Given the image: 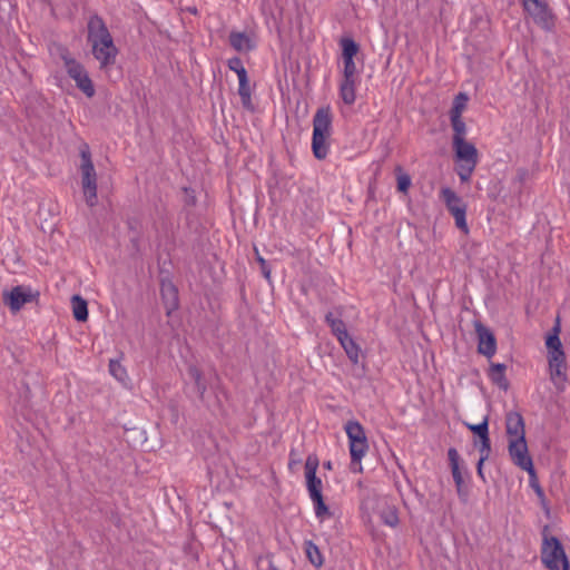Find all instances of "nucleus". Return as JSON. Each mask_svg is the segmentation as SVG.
Listing matches in <instances>:
<instances>
[{
    "label": "nucleus",
    "mask_w": 570,
    "mask_h": 570,
    "mask_svg": "<svg viewBox=\"0 0 570 570\" xmlns=\"http://www.w3.org/2000/svg\"><path fill=\"white\" fill-rule=\"evenodd\" d=\"M338 342L352 363L357 364L360 357V347L355 341L347 334L345 337L338 340Z\"/></svg>",
    "instance_id": "25"
},
{
    "label": "nucleus",
    "mask_w": 570,
    "mask_h": 570,
    "mask_svg": "<svg viewBox=\"0 0 570 570\" xmlns=\"http://www.w3.org/2000/svg\"><path fill=\"white\" fill-rule=\"evenodd\" d=\"M325 321L337 340H341L348 334L345 323L341 318L334 317L333 313H327L325 315Z\"/></svg>",
    "instance_id": "26"
},
{
    "label": "nucleus",
    "mask_w": 570,
    "mask_h": 570,
    "mask_svg": "<svg viewBox=\"0 0 570 570\" xmlns=\"http://www.w3.org/2000/svg\"><path fill=\"white\" fill-rule=\"evenodd\" d=\"M559 332L560 328L557 325L553 327V333L547 337L546 345L549 350V356H564Z\"/></svg>",
    "instance_id": "23"
},
{
    "label": "nucleus",
    "mask_w": 570,
    "mask_h": 570,
    "mask_svg": "<svg viewBox=\"0 0 570 570\" xmlns=\"http://www.w3.org/2000/svg\"><path fill=\"white\" fill-rule=\"evenodd\" d=\"M257 262L261 265V271H262V274L264 275V277L266 279H269L271 278V268L268 267L266 261L261 255H257Z\"/></svg>",
    "instance_id": "39"
},
{
    "label": "nucleus",
    "mask_w": 570,
    "mask_h": 570,
    "mask_svg": "<svg viewBox=\"0 0 570 570\" xmlns=\"http://www.w3.org/2000/svg\"><path fill=\"white\" fill-rule=\"evenodd\" d=\"M474 326L478 335V352L487 357H492L497 352L493 333L480 322H475Z\"/></svg>",
    "instance_id": "12"
},
{
    "label": "nucleus",
    "mask_w": 570,
    "mask_h": 570,
    "mask_svg": "<svg viewBox=\"0 0 570 570\" xmlns=\"http://www.w3.org/2000/svg\"><path fill=\"white\" fill-rule=\"evenodd\" d=\"M453 148L460 161L456 173L461 181H469L478 164V150L474 145L468 142L465 139H458V141L453 142Z\"/></svg>",
    "instance_id": "6"
},
{
    "label": "nucleus",
    "mask_w": 570,
    "mask_h": 570,
    "mask_svg": "<svg viewBox=\"0 0 570 570\" xmlns=\"http://www.w3.org/2000/svg\"><path fill=\"white\" fill-rule=\"evenodd\" d=\"M448 458L450 461L452 476H453L454 483L456 485L458 493L461 494L462 487H463V476H462L460 465H459L460 455H459V452L456 451V449H454V448L449 449Z\"/></svg>",
    "instance_id": "18"
},
{
    "label": "nucleus",
    "mask_w": 570,
    "mask_h": 570,
    "mask_svg": "<svg viewBox=\"0 0 570 570\" xmlns=\"http://www.w3.org/2000/svg\"><path fill=\"white\" fill-rule=\"evenodd\" d=\"M483 464L484 462H481V458H479V461H478V464H476V471H478V475L484 480V474H483Z\"/></svg>",
    "instance_id": "40"
},
{
    "label": "nucleus",
    "mask_w": 570,
    "mask_h": 570,
    "mask_svg": "<svg viewBox=\"0 0 570 570\" xmlns=\"http://www.w3.org/2000/svg\"><path fill=\"white\" fill-rule=\"evenodd\" d=\"M3 301L12 312H18L27 302L31 301V294L22 286H16L10 292L3 293Z\"/></svg>",
    "instance_id": "15"
},
{
    "label": "nucleus",
    "mask_w": 570,
    "mask_h": 570,
    "mask_svg": "<svg viewBox=\"0 0 570 570\" xmlns=\"http://www.w3.org/2000/svg\"><path fill=\"white\" fill-rule=\"evenodd\" d=\"M360 83V79H348V78H342L340 81V97L342 101L347 105L352 106L356 100V88Z\"/></svg>",
    "instance_id": "17"
},
{
    "label": "nucleus",
    "mask_w": 570,
    "mask_h": 570,
    "mask_svg": "<svg viewBox=\"0 0 570 570\" xmlns=\"http://www.w3.org/2000/svg\"><path fill=\"white\" fill-rule=\"evenodd\" d=\"M80 173H81V187L86 204L94 207L98 203L97 197V174L91 160L89 147L83 145L80 149Z\"/></svg>",
    "instance_id": "4"
},
{
    "label": "nucleus",
    "mask_w": 570,
    "mask_h": 570,
    "mask_svg": "<svg viewBox=\"0 0 570 570\" xmlns=\"http://www.w3.org/2000/svg\"><path fill=\"white\" fill-rule=\"evenodd\" d=\"M304 550L309 562L320 568L323 566L324 560L318 547L311 540L304 542Z\"/></svg>",
    "instance_id": "27"
},
{
    "label": "nucleus",
    "mask_w": 570,
    "mask_h": 570,
    "mask_svg": "<svg viewBox=\"0 0 570 570\" xmlns=\"http://www.w3.org/2000/svg\"><path fill=\"white\" fill-rule=\"evenodd\" d=\"M73 317L78 322H85L88 318L87 302L79 295H73L71 298Z\"/></svg>",
    "instance_id": "24"
},
{
    "label": "nucleus",
    "mask_w": 570,
    "mask_h": 570,
    "mask_svg": "<svg viewBox=\"0 0 570 570\" xmlns=\"http://www.w3.org/2000/svg\"><path fill=\"white\" fill-rule=\"evenodd\" d=\"M59 51L69 77L87 97L91 98L95 95V87L85 67L73 59L66 48H60Z\"/></svg>",
    "instance_id": "5"
},
{
    "label": "nucleus",
    "mask_w": 570,
    "mask_h": 570,
    "mask_svg": "<svg viewBox=\"0 0 570 570\" xmlns=\"http://www.w3.org/2000/svg\"><path fill=\"white\" fill-rule=\"evenodd\" d=\"M524 9L533 18L534 22L546 30H551L554 22L548 6L541 0H523Z\"/></svg>",
    "instance_id": "10"
},
{
    "label": "nucleus",
    "mask_w": 570,
    "mask_h": 570,
    "mask_svg": "<svg viewBox=\"0 0 570 570\" xmlns=\"http://www.w3.org/2000/svg\"><path fill=\"white\" fill-rule=\"evenodd\" d=\"M397 171V190L401 193H407L410 186H411V177L402 171L401 167L396 168Z\"/></svg>",
    "instance_id": "36"
},
{
    "label": "nucleus",
    "mask_w": 570,
    "mask_h": 570,
    "mask_svg": "<svg viewBox=\"0 0 570 570\" xmlns=\"http://www.w3.org/2000/svg\"><path fill=\"white\" fill-rule=\"evenodd\" d=\"M528 473L530 475V485H531V488L534 490V492L538 495V498L541 501H543L544 500V493H543L542 488L539 485L534 468L532 469V472H528Z\"/></svg>",
    "instance_id": "38"
},
{
    "label": "nucleus",
    "mask_w": 570,
    "mask_h": 570,
    "mask_svg": "<svg viewBox=\"0 0 570 570\" xmlns=\"http://www.w3.org/2000/svg\"><path fill=\"white\" fill-rule=\"evenodd\" d=\"M541 559L549 570H561L563 563L568 562L562 544L556 537L544 538Z\"/></svg>",
    "instance_id": "9"
},
{
    "label": "nucleus",
    "mask_w": 570,
    "mask_h": 570,
    "mask_svg": "<svg viewBox=\"0 0 570 570\" xmlns=\"http://www.w3.org/2000/svg\"><path fill=\"white\" fill-rule=\"evenodd\" d=\"M561 570H570L569 561L563 563V566L561 567Z\"/></svg>",
    "instance_id": "42"
},
{
    "label": "nucleus",
    "mask_w": 570,
    "mask_h": 570,
    "mask_svg": "<svg viewBox=\"0 0 570 570\" xmlns=\"http://www.w3.org/2000/svg\"><path fill=\"white\" fill-rule=\"evenodd\" d=\"M381 518L386 525L395 527L399 523V515L394 507H386L381 512Z\"/></svg>",
    "instance_id": "33"
},
{
    "label": "nucleus",
    "mask_w": 570,
    "mask_h": 570,
    "mask_svg": "<svg viewBox=\"0 0 570 570\" xmlns=\"http://www.w3.org/2000/svg\"><path fill=\"white\" fill-rule=\"evenodd\" d=\"M507 366L502 363H493L489 370L490 380L500 389L507 391L509 387V381L505 377Z\"/></svg>",
    "instance_id": "20"
},
{
    "label": "nucleus",
    "mask_w": 570,
    "mask_h": 570,
    "mask_svg": "<svg viewBox=\"0 0 570 570\" xmlns=\"http://www.w3.org/2000/svg\"><path fill=\"white\" fill-rule=\"evenodd\" d=\"M345 432L350 442L352 464H361L362 459L368 450V443L363 426L357 421H348Z\"/></svg>",
    "instance_id": "7"
},
{
    "label": "nucleus",
    "mask_w": 570,
    "mask_h": 570,
    "mask_svg": "<svg viewBox=\"0 0 570 570\" xmlns=\"http://www.w3.org/2000/svg\"><path fill=\"white\" fill-rule=\"evenodd\" d=\"M550 379L559 391L564 390L567 381L566 356H549Z\"/></svg>",
    "instance_id": "13"
},
{
    "label": "nucleus",
    "mask_w": 570,
    "mask_h": 570,
    "mask_svg": "<svg viewBox=\"0 0 570 570\" xmlns=\"http://www.w3.org/2000/svg\"><path fill=\"white\" fill-rule=\"evenodd\" d=\"M509 454L512 462L520 469L532 472L533 462L529 455L528 445L525 439L521 440H509Z\"/></svg>",
    "instance_id": "11"
},
{
    "label": "nucleus",
    "mask_w": 570,
    "mask_h": 570,
    "mask_svg": "<svg viewBox=\"0 0 570 570\" xmlns=\"http://www.w3.org/2000/svg\"><path fill=\"white\" fill-rule=\"evenodd\" d=\"M466 102H468V96L463 92H460L453 101V105H452V108L450 111V116H456V117L462 116V112L466 107Z\"/></svg>",
    "instance_id": "32"
},
{
    "label": "nucleus",
    "mask_w": 570,
    "mask_h": 570,
    "mask_svg": "<svg viewBox=\"0 0 570 570\" xmlns=\"http://www.w3.org/2000/svg\"><path fill=\"white\" fill-rule=\"evenodd\" d=\"M342 59H354L358 52V45L351 38H343L341 40Z\"/></svg>",
    "instance_id": "28"
},
{
    "label": "nucleus",
    "mask_w": 570,
    "mask_h": 570,
    "mask_svg": "<svg viewBox=\"0 0 570 570\" xmlns=\"http://www.w3.org/2000/svg\"><path fill=\"white\" fill-rule=\"evenodd\" d=\"M109 372L120 383H126L128 380V374L125 366H122L121 363L117 360H110Z\"/></svg>",
    "instance_id": "30"
},
{
    "label": "nucleus",
    "mask_w": 570,
    "mask_h": 570,
    "mask_svg": "<svg viewBox=\"0 0 570 570\" xmlns=\"http://www.w3.org/2000/svg\"><path fill=\"white\" fill-rule=\"evenodd\" d=\"M475 446L479 451L481 462H485L491 453V441L489 434L484 435L483 438H480V441L475 442Z\"/></svg>",
    "instance_id": "31"
},
{
    "label": "nucleus",
    "mask_w": 570,
    "mask_h": 570,
    "mask_svg": "<svg viewBox=\"0 0 570 570\" xmlns=\"http://www.w3.org/2000/svg\"><path fill=\"white\" fill-rule=\"evenodd\" d=\"M324 468L327 469V470H331L332 469V462L331 461L324 462Z\"/></svg>",
    "instance_id": "41"
},
{
    "label": "nucleus",
    "mask_w": 570,
    "mask_h": 570,
    "mask_svg": "<svg viewBox=\"0 0 570 570\" xmlns=\"http://www.w3.org/2000/svg\"><path fill=\"white\" fill-rule=\"evenodd\" d=\"M238 95L240 97L242 105L246 109H252V90L248 76L244 73L240 75V77H238Z\"/></svg>",
    "instance_id": "22"
},
{
    "label": "nucleus",
    "mask_w": 570,
    "mask_h": 570,
    "mask_svg": "<svg viewBox=\"0 0 570 570\" xmlns=\"http://www.w3.org/2000/svg\"><path fill=\"white\" fill-rule=\"evenodd\" d=\"M228 68L236 72L237 77H240V75H247V71L242 62V60L237 57L230 58L227 62Z\"/></svg>",
    "instance_id": "37"
},
{
    "label": "nucleus",
    "mask_w": 570,
    "mask_h": 570,
    "mask_svg": "<svg viewBox=\"0 0 570 570\" xmlns=\"http://www.w3.org/2000/svg\"><path fill=\"white\" fill-rule=\"evenodd\" d=\"M505 426L509 440L525 439L524 421L520 413L509 412L505 417Z\"/></svg>",
    "instance_id": "16"
},
{
    "label": "nucleus",
    "mask_w": 570,
    "mask_h": 570,
    "mask_svg": "<svg viewBox=\"0 0 570 570\" xmlns=\"http://www.w3.org/2000/svg\"><path fill=\"white\" fill-rule=\"evenodd\" d=\"M88 42L100 70L108 71L116 62L118 49L106 23L98 16L90 17L88 21Z\"/></svg>",
    "instance_id": "1"
},
{
    "label": "nucleus",
    "mask_w": 570,
    "mask_h": 570,
    "mask_svg": "<svg viewBox=\"0 0 570 570\" xmlns=\"http://www.w3.org/2000/svg\"><path fill=\"white\" fill-rule=\"evenodd\" d=\"M187 372H188L189 377L195 383L196 392L199 396V400L204 404H206L208 407H220V401L218 399H216L214 402H210L209 400L206 399L205 393H206L207 386L203 379V374H202L200 370L195 365H189Z\"/></svg>",
    "instance_id": "14"
},
{
    "label": "nucleus",
    "mask_w": 570,
    "mask_h": 570,
    "mask_svg": "<svg viewBox=\"0 0 570 570\" xmlns=\"http://www.w3.org/2000/svg\"><path fill=\"white\" fill-rule=\"evenodd\" d=\"M465 426L476 434L479 438H483L484 435L489 434V420L488 416L483 419V421L479 424H471L465 423Z\"/></svg>",
    "instance_id": "35"
},
{
    "label": "nucleus",
    "mask_w": 570,
    "mask_h": 570,
    "mask_svg": "<svg viewBox=\"0 0 570 570\" xmlns=\"http://www.w3.org/2000/svg\"><path fill=\"white\" fill-rule=\"evenodd\" d=\"M333 115L330 106L318 108L313 118L312 150L315 158L322 160L327 157L330 137L332 134Z\"/></svg>",
    "instance_id": "2"
},
{
    "label": "nucleus",
    "mask_w": 570,
    "mask_h": 570,
    "mask_svg": "<svg viewBox=\"0 0 570 570\" xmlns=\"http://www.w3.org/2000/svg\"><path fill=\"white\" fill-rule=\"evenodd\" d=\"M451 125L454 131L453 142L465 139L466 127L462 116H450Z\"/></svg>",
    "instance_id": "29"
},
{
    "label": "nucleus",
    "mask_w": 570,
    "mask_h": 570,
    "mask_svg": "<svg viewBox=\"0 0 570 570\" xmlns=\"http://www.w3.org/2000/svg\"><path fill=\"white\" fill-rule=\"evenodd\" d=\"M318 458L314 454H311L306 458L304 470H305V479H306V488L309 494L311 500L314 503L315 515L321 521L328 517L330 510L325 504L322 490L323 482L316 475V471L318 469Z\"/></svg>",
    "instance_id": "3"
},
{
    "label": "nucleus",
    "mask_w": 570,
    "mask_h": 570,
    "mask_svg": "<svg viewBox=\"0 0 570 570\" xmlns=\"http://www.w3.org/2000/svg\"><path fill=\"white\" fill-rule=\"evenodd\" d=\"M229 43L237 51H250L255 48L254 41L245 32H230Z\"/></svg>",
    "instance_id": "21"
},
{
    "label": "nucleus",
    "mask_w": 570,
    "mask_h": 570,
    "mask_svg": "<svg viewBox=\"0 0 570 570\" xmlns=\"http://www.w3.org/2000/svg\"><path fill=\"white\" fill-rule=\"evenodd\" d=\"M343 75L342 78L360 79L354 59H343Z\"/></svg>",
    "instance_id": "34"
},
{
    "label": "nucleus",
    "mask_w": 570,
    "mask_h": 570,
    "mask_svg": "<svg viewBox=\"0 0 570 570\" xmlns=\"http://www.w3.org/2000/svg\"><path fill=\"white\" fill-rule=\"evenodd\" d=\"M161 296L167 307V313L178 307V293L173 283L167 282L161 284Z\"/></svg>",
    "instance_id": "19"
},
{
    "label": "nucleus",
    "mask_w": 570,
    "mask_h": 570,
    "mask_svg": "<svg viewBox=\"0 0 570 570\" xmlns=\"http://www.w3.org/2000/svg\"><path fill=\"white\" fill-rule=\"evenodd\" d=\"M441 198L445 203V206L450 214L454 217L455 226L462 230L463 233L469 232L468 223H466V204L463 199L458 196L455 191H453L449 187H444L441 189Z\"/></svg>",
    "instance_id": "8"
}]
</instances>
